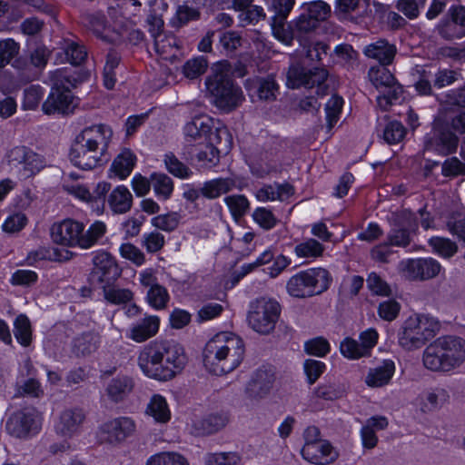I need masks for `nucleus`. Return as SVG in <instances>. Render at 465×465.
<instances>
[{"label":"nucleus","mask_w":465,"mask_h":465,"mask_svg":"<svg viewBox=\"0 0 465 465\" xmlns=\"http://www.w3.org/2000/svg\"><path fill=\"white\" fill-rule=\"evenodd\" d=\"M138 366L149 378L166 381L184 368L187 357L183 347L173 340H154L144 345L137 358Z\"/></svg>","instance_id":"f257e3e1"},{"label":"nucleus","mask_w":465,"mask_h":465,"mask_svg":"<svg viewBox=\"0 0 465 465\" xmlns=\"http://www.w3.org/2000/svg\"><path fill=\"white\" fill-rule=\"evenodd\" d=\"M113 137V130L106 124L85 127L74 139L69 157L74 165L92 170L106 161L104 156Z\"/></svg>","instance_id":"f03ea898"},{"label":"nucleus","mask_w":465,"mask_h":465,"mask_svg":"<svg viewBox=\"0 0 465 465\" xmlns=\"http://www.w3.org/2000/svg\"><path fill=\"white\" fill-rule=\"evenodd\" d=\"M245 345L238 335L223 331L214 335L203 352L205 368L214 375H223L237 369L242 362Z\"/></svg>","instance_id":"7ed1b4c3"},{"label":"nucleus","mask_w":465,"mask_h":465,"mask_svg":"<svg viewBox=\"0 0 465 465\" xmlns=\"http://www.w3.org/2000/svg\"><path fill=\"white\" fill-rule=\"evenodd\" d=\"M465 361V340L444 335L429 344L422 352L423 366L434 372H450Z\"/></svg>","instance_id":"20e7f679"},{"label":"nucleus","mask_w":465,"mask_h":465,"mask_svg":"<svg viewBox=\"0 0 465 465\" xmlns=\"http://www.w3.org/2000/svg\"><path fill=\"white\" fill-rule=\"evenodd\" d=\"M106 226L97 221L85 230L84 223L67 218L54 223L50 229L52 241L59 245L69 248L90 249L104 235Z\"/></svg>","instance_id":"39448f33"},{"label":"nucleus","mask_w":465,"mask_h":465,"mask_svg":"<svg viewBox=\"0 0 465 465\" xmlns=\"http://www.w3.org/2000/svg\"><path fill=\"white\" fill-rule=\"evenodd\" d=\"M205 84L212 103L224 113L234 111L244 100L241 87L230 75L227 63L215 64Z\"/></svg>","instance_id":"423d86ee"},{"label":"nucleus","mask_w":465,"mask_h":465,"mask_svg":"<svg viewBox=\"0 0 465 465\" xmlns=\"http://www.w3.org/2000/svg\"><path fill=\"white\" fill-rule=\"evenodd\" d=\"M332 277L322 267L309 268L293 274L286 282L288 294L297 299H306L325 292L331 286Z\"/></svg>","instance_id":"0eeeda50"},{"label":"nucleus","mask_w":465,"mask_h":465,"mask_svg":"<svg viewBox=\"0 0 465 465\" xmlns=\"http://www.w3.org/2000/svg\"><path fill=\"white\" fill-rule=\"evenodd\" d=\"M440 324L435 318L426 314L410 316L399 333L400 345L408 350L421 348L440 331Z\"/></svg>","instance_id":"6e6552de"},{"label":"nucleus","mask_w":465,"mask_h":465,"mask_svg":"<svg viewBox=\"0 0 465 465\" xmlns=\"http://www.w3.org/2000/svg\"><path fill=\"white\" fill-rule=\"evenodd\" d=\"M329 73L323 67L306 68L295 63L291 64L287 73V84L291 88L316 87L318 97L328 94L329 85L326 84Z\"/></svg>","instance_id":"1a4fd4ad"},{"label":"nucleus","mask_w":465,"mask_h":465,"mask_svg":"<svg viewBox=\"0 0 465 465\" xmlns=\"http://www.w3.org/2000/svg\"><path fill=\"white\" fill-rule=\"evenodd\" d=\"M281 312L280 304L274 300L258 299L252 305L248 315L250 326L262 334L270 333L275 327Z\"/></svg>","instance_id":"9d476101"},{"label":"nucleus","mask_w":465,"mask_h":465,"mask_svg":"<svg viewBox=\"0 0 465 465\" xmlns=\"http://www.w3.org/2000/svg\"><path fill=\"white\" fill-rule=\"evenodd\" d=\"M136 423L131 417L121 416L101 424L96 432L100 444L119 445L134 435Z\"/></svg>","instance_id":"9b49d317"},{"label":"nucleus","mask_w":465,"mask_h":465,"mask_svg":"<svg viewBox=\"0 0 465 465\" xmlns=\"http://www.w3.org/2000/svg\"><path fill=\"white\" fill-rule=\"evenodd\" d=\"M391 228L386 241L391 246L406 248L411 242V234L418 229L417 218L409 210H401L392 213Z\"/></svg>","instance_id":"f8f14e48"},{"label":"nucleus","mask_w":465,"mask_h":465,"mask_svg":"<svg viewBox=\"0 0 465 465\" xmlns=\"http://www.w3.org/2000/svg\"><path fill=\"white\" fill-rule=\"evenodd\" d=\"M7 432L19 439L36 434L41 429L40 419L34 409H25L14 412L6 421Z\"/></svg>","instance_id":"ddd939ff"},{"label":"nucleus","mask_w":465,"mask_h":465,"mask_svg":"<svg viewBox=\"0 0 465 465\" xmlns=\"http://www.w3.org/2000/svg\"><path fill=\"white\" fill-rule=\"evenodd\" d=\"M400 271L410 281H426L436 277L441 269L432 258L408 259L400 262Z\"/></svg>","instance_id":"4468645a"},{"label":"nucleus","mask_w":465,"mask_h":465,"mask_svg":"<svg viewBox=\"0 0 465 465\" xmlns=\"http://www.w3.org/2000/svg\"><path fill=\"white\" fill-rule=\"evenodd\" d=\"M93 262L92 280L97 282L100 286L114 283L122 274V269L114 257L106 252L96 253Z\"/></svg>","instance_id":"2eb2a0df"},{"label":"nucleus","mask_w":465,"mask_h":465,"mask_svg":"<svg viewBox=\"0 0 465 465\" xmlns=\"http://www.w3.org/2000/svg\"><path fill=\"white\" fill-rule=\"evenodd\" d=\"M295 4V0H272V11L274 15L272 17V30L273 35L282 43L291 45L292 34L286 28V19L289 16Z\"/></svg>","instance_id":"dca6fc26"},{"label":"nucleus","mask_w":465,"mask_h":465,"mask_svg":"<svg viewBox=\"0 0 465 465\" xmlns=\"http://www.w3.org/2000/svg\"><path fill=\"white\" fill-rule=\"evenodd\" d=\"M424 144L426 150L446 156L457 151L459 138L446 128L434 126L431 133L426 136Z\"/></svg>","instance_id":"f3484780"},{"label":"nucleus","mask_w":465,"mask_h":465,"mask_svg":"<svg viewBox=\"0 0 465 465\" xmlns=\"http://www.w3.org/2000/svg\"><path fill=\"white\" fill-rule=\"evenodd\" d=\"M74 96L70 90L53 88L46 101L43 104V111L46 114L73 113L74 107Z\"/></svg>","instance_id":"a211bd4d"},{"label":"nucleus","mask_w":465,"mask_h":465,"mask_svg":"<svg viewBox=\"0 0 465 465\" xmlns=\"http://www.w3.org/2000/svg\"><path fill=\"white\" fill-rule=\"evenodd\" d=\"M275 381L274 372L268 369H258L246 387V394L250 399L265 398L272 389Z\"/></svg>","instance_id":"6ab92c4d"},{"label":"nucleus","mask_w":465,"mask_h":465,"mask_svg":"<svg viewBox=\"0 0 465 465\" xmlns=\"http://www.w3.org/2000/svg\"><path fill=\"white\" fill-rule=\"evenodd\" d=\"M211 119L206 116H197L184 126V139L188 146L199 147L206 143L211 133Z\"/></svg>","instance_id":"aec40b11"},{"label":"nucleus","mask_w":465,"mask_h":465,"mask_svg":"<svg viewBox=\"0 0 465 465\" xmlns=\"http://www.w3.org/2000/svg\"><path fill=\"white\" fill-rule=\"evenodd\" d=\"M84 420L85 413L82 409H67L61 413L55 429L58 434L72 438L80 432Z\"/></svg>","instance_id":"412c9836"},{"label":"nucleus","mask_w":465,"mask_h":465,"mask_svg":"<svg viewBox=\"0 0 465 465\" xmlns=\"http://www.w3.org/2000/svg\"><path fill=\"white\" fill-rule=\"evenodd\" d=\"M303 459L316 465H325L337 459V453L332 446L325 440L313 444H304L302 449Z\"/></svg>","instance_id":"4be33fe9"},{"label":"nucleus","mask_w":465,"mask_h":465,"mask_svg":"<svg viewBox=\"0 0 465 465\" xmlns=\"http://www.w3.org/2000/svg\"><path fill=\"white\" fill-rule=\"evenodd\" d=\"M82 23L105 42L116 44L120 41L119 34L106 26V18L103 14H84L82 16Z\"/></svg>","instance_id":"5701e85b"},{"label":"nucleus","mask_w":465,"mask_h":465,"mask_svg":"<svg viewBox=\"0 0 465 465\" xmlns=\"http://www.w3.org/2000/svg\"><path fill=\"white\" fill-rule=\"evenodd\" d=\"M294 194V188L288 183H264L255 191V198L259 202H283Z\"/></svg>","instance_id":"b1692460"},{"label":"nucleus","mask_w":465,"mask_h":465,"mask_svg":"<svg viewBox=\"0 0 465 465\" xmlns=\"http://www.w3.org/2000/svg\"><path fill=\"white\" fill-rule=\"evenodd\" d=\"M134 379L126 374H119L113 378L105 389L111 401L119 403L124 401L134 390Z\"/></svg>","instance_id":"393cba45"},{"label":"nucleus","mask_w":465,"mask_h":465,"mask_svg":"<svg viewBox=\"0 0 465 465\" xmlns=\"http://www.w3.org/2000/svg\"><path fill=\"white\" fill-rule=\"evenodd\" d=\"M397 48L385 39H379L366 45L363 54L370 59L378 61L381 65H389L393 62Z\"/></svg>","instance_id":"a878e982"},{"label":"nucleus","mask_w":465,"mask_h":465,"mask_svg":"<svg viewBox=\"0 0 465 465\" xmlns=\"http://www.w3.org/2000/svg\"><path fill=\"white\" fill-rule=\"evenodd\" d=\"M159 317L147 315L143 320L132 325L129 330L128 338L136 342H143L155 336L159 331Z\"/></svg>","instance_id":"bb28decb"},{"label":"nucleus","mask_w":465,"mask_h":465,"mask_svg":"<svg viewBox=\"0 0 465 465\" xmlns=\"http://www.w3.org/2000/svg\"><path fill=\"white\" fill-rule=\"evenodd\" d=\"M395 372L392 360H384L381 365L370 369L365 382L369 387L379 388L389 384Z\"/></svg>","instance_id":"cd10ccee"},{"label":"nucleus","mask_w":465,"mask_h":465,"mask_svg":"<svg viewBox=\"0 0 465 465\" xmlns=\"http://www.w3.org/2000/svg\"><path fill=\"white\" fill-rule=\"evenodd\" d=\"M248 90L252 96L256 95L261 101L271 102L276 99L279 86L273 77L268 76L252 80Z\"/></svg>","instance_id":"c85d7f7f"},{"label":"nucleus","mask_w":465,"mask_h":465,"mask_svg":"<svg viewBox=\"0 0 465 465\" xmlns=\"http://www.w3.org/2000/svg\"><path fill=\"white\" fill-rule=\"evenodd\" d=\"M450 401L449 391L442 387H436L424 392L421 396V411L432 412L441 409Z\"/></svg>","instance_id":"c756f323"},{"label":"nucleus","mask_w":465,"mask_h":465,"mask_svg":"<svg viewBox=\"0 0 465 465\" xmlns=\"http://www.w3.org/2000/svg\"><path fill=\"white\" fill-rule=\"evenodd\" d=\"M100 337L94 331H85L73 340L72 352L77 356H87L94 352L99 346Z\"/></svg>","instance_id":"7c9ffc66"},{"label":"nucleus","mask_w":465,"mask_h":465,"mask_svg":"<svg viewBox=\"0 0 465 465\" xmlns=\"http://www.w3.org/2000/svg\"><path fill=\"white\" fill-rule=\"evenodd\" d=\"M154 40V49L156 53L164 60H173L180 50V44L177 37L169 33H164L156 36Z\"/></svg>","instance_id":"2f4dec72"},{"label":"nucleus","mask_w":465,"mask_h":465,"mask_svg":"<svg viewBox=\"0 0 465 465\" xmlns=\"http://www.w3.org/2000/svg\"><path fill=\"white\" fill-rule=\"evenodd\" d=\"M107 203L114 213H124L132 207L133 195L127 187L119 185L111 192Z\"/></svg>","instance_id":"473e14b6"},{"label":"nucleus","mask_w":465,"mask_h":465,"mask_svg":"<svg viewBox=\"0 0 465 465\" xmlns=\"http://www.w3.org/2000/svg\"><path fill=\"white\" fill-rule=\"evenodd\" d=\"M236 186L234 178H217L205 182L201 188V193L203 196L208 199H216Z\"/></svg>","instance_id":"72a5a7b5"},{"label":"nucleus","mask_w":465,"mask_h":465,"mask_svg":"<svg viewBox=\"0 0 465 465\" xmlns=\"http://www.w3.org/2000/svg\"><path fill=\"white\" fill-rule=\"evenodd\" d=\"M253 2L254 0H232L234 10L241 12V19L249 24L258 23L265 18L263 8Z\"/></svg>","instance_id":"f704fd0d"},{"label":"nucleus","mask_w":465,"mask_h":465,"mask_svg":"<svg viewBox=\"0 0 465 465\" xmlns=\"http://www.w3.org/2000/svg\"><path fill=\"white\" fill-rule=\"evenodd\" d=\"M136 163V156L130 149H124L114 160L110 171L121 180L127 178Z\"/></svg>","instance_id":"c9c22d12"},{"label":"nucleus","mask_w":465,"mask_h":465,"mask_svg":"<svg viewBox=\"0 0 465 465\" xmlns=\"http://www.w3.org/2000/svg\"><path fill=\"white\" fill-rule=\"evenodd\" d=\"M228 422L225 413H212L194 422V429L199 435L215 433Z\"/></svg>","instance_id":"e433bc0d"},{"label":"nucleus","mask_w":465,"mask_h":465,"mask_svg":"<svg viewBox=\"0 0 465 465\" xmlns=\"http://www.w3.org/2000/svg\"><path fill=\"white\" fill-rule=\"evenodd\" d=\"M324 245L315 238H307L298 242L293 249L295 255L300 259L316 260L322 257Z\"/></svg>","instance_id":"4c0bfd02"},{"label":"nucleus","mask_w":465,"mask_h":465,"mask_svg":"<svg viewBox=\"0 0 465 465\" xmlns=\"http://www.w3.org/2000/svg\"><path fill=\"white\" fill-rule=\"evenodd\" d=\"M146 413L152 416L156 422L166 423L171 419V411L164 397L154 394L146 408Z\"/></svg>","instance_id":"58836bf2"},{"label":"nucleus","mask_w":465,"mask_h":465,"mask_svg":"<svg viewBox=\"0 0 465 465\" xmlns=\"http://www.w3.org/2000/svg\"><path fill=\"white\" fill-rule=\"evenodd\" d=\"M66 61L73 65L83 64L88 56L84 45L71 39H64L62 46Z\"/></svg>","instance_id":"ea45409f"},{"label":"nucleus","mask_w":465,"mask_h":465,"mask_svg":"<svg viewBox=\"0 0 465 465\" xmlns=\"http://www.w3.org/2000/svg\"><path fill=\"white\" fill-rule=\"evenodd\" d=\"M151 183L155 195L163 201L171 198L174 183L173 179L163 173H153L151 174Z\"/></svg>","instance_id":"a19ab883"},{"label":"nucleus","mask_w":465,"mask_h":465,"mask_svg":"<svg viewBox=\"0 0 465 465\" xmlns=\"http://www.w3.org/2000/svg\"><path fill=\"white\" fill-rule=\"evenodd\" d=\"M70 258V252L60 251L57 248L41 247L35 252H31L27 255V262L32 265L38 261L49 260L55 262L67 261Z\"/></svg>","instance_id":"79ce46f5"},{"label":"nucleus","mask_w":465,"mask_h":465,"mask_svg":"<svg viewBox=\"0 0 465 465\" xmlns=\"http://www.w3.org/2000/svg\"><path fill=\"white\" fill-rule=\"evenodd\" d=\"M379 92L380 95L377 96V104L385 112L389 111L392 104L403 99V88L398 82Z\"/></svg>","instance_id":"37998d69"},{"label":"nucleus","mask_w":465,"mask_h":465,"mask_svg":"<svg viewBox=\"0 0 465 465\" xmlns=\"http://www.w3.org/2000/svg\"><path fill=\"white\" fill-rule=\"evenodd\" d=\"M14 335L23 346L28 347L33 341V329L29 318L25 314H19L14 322Z\"/></svg>","instance_id":"c03bdc74"},{"label":"nucleus","mask_w":465,"mask_h":465,"mask_svg":"<svg viewBox=\"0 0 465 465\" xmlns=\"http://www.w3.org/2000/svg\"><path fill=\"white\" fill-rule=\"evenodd\" d=\"M195 158L202 168L212 169L220 162V153L212 143L195 147Z\"/></svg>","instance_id":"a18cd8bd"},{"label":"nucleus","mask_w":465,"mask_h":465,"mask_svg":"<svg viewBox=\"0 0 465 465\" xmlns=\"http://www.w3.org/2000/svg\"><path fill=\"white\" fill-rule=\"evenodd\" d=\"M385 66H372L368 72L371 83L378 91L388 88L397 82L394 75Z\"/></svg>","instance_id":"49530a36"},{"label":"nucleus","mask_w":465,"mask_h":465,"mask_svg":"<svg viewBox=\"0 0 465 465\" xmlns=\"http://www.w3.org/2000/svg\"><path fill=\"white\" fill-rule=\"evenodd\" d=\"M45 166L43 157L27 147L26 156L22 158L21 167L17 171L22 173L24 177H30L38 173Z\"/></svg>","instance_id":"de8ad7c7"},{"label":"nucleus","mask_w":465,"mask_h":465,"mask_svg":"<svg viewBox=\"0 0 465 465\" xmlns=\"http://www.w3.org/2000/svg\"><path fill=\"white\" fill-rule=\"evenodd\" d=\"M105 300L113 304L127 303L133 300L134 293L129 289L117 288L114 283L102 285Z\"/></svg>","instance_id":"09e8293b"},{"label":"nucleus","mask_w":465,"mask_h":465,"mask_svg":"<svg viewBox=\"0 0 465 465\" xmlns=\"http://www.w3.org/2000/svg\"><path fill=\"white\" fill-rule=\"evenodd\" d=\"M301 10H303L306 15L312 18L318 25L326 20L331 14V6L322 0L304 3Z\"/></svg>","instance_id":"8fccbe9b"},{"label":"nucleus","mask_w":465,"mask_h":465,"mask_svg":"<svg viewBox=\"0 0 465 465\" xmlns=\"http://www.w3.org/2000/svg\"><path fill=\"white\" fill-rule=\"evenodd\" d=\"M146 300L153 309L163 310L167 307L170 295L164 286L158 284L148 290Z\"/></svg>","instance_id":"3c124183"},{"label":"nucleus","mask_w":465,"mask_h":465,"mask_svg":"<svg viewBox=\"0 0 465 465\" xmlns=\"http://www.w3.org/2000/svg\"><path fill=\"white\" fill-rule=\"evenodd\" d=\"M433 252L443 258H450L458 252V245L448 238L432 237L429 241Z\"/></svg>","instance_id":"603ef678"},{"label":"nucleus","mask_w":465,"mask_h":465,"mask_svg":"<svg viewBox=\"0 0 465 465\" xmlns=\"http://www.w3.org/2000/svg\"><path fill=\"white\" fill-rule=\"evenodd\" d=\"M164 163L168 172L180 179H187L193 174L192 170L173 153L164 155Z\"/></svg>","instance_id":"864d4df0"},{"label":"nucleus","mask_w":465,"mask_h":465,"mask_svg":"<svg viewBox=\"0 0 465 465\" xmlns=\"http://www.w3.org/2000/svg\"><path fill=\"white\" fill-rule=\"evenodd\" d=\"M368 5V0H336L335 13L343 16L360 14Z\"/></svg>","instance_id":"5fc2aeb1"},{"label":"nucleus","mask_w":465,"mask_h":465,"mask_svg":"<svg viewBox=\"0 0 465 465\" xmlns=\"http://www.w3.org/2000/svg\"><path fill=\"white\" fill-rule=\"evenodd\" d=\"M252 216L253 221L266 231L273 229L279 223L272 211L266 207H257Z\"/></svg>","instance_id":"6e6d98bb"},{"label":"nucleus","mask_w":465,"mask_h":465,"mask_svg":"<svg viewBox=\"0 0 465 465\" xmlns=\"http://www.w3.org/2000/svg\"><path fill=\"white\" fill-rule=\"evenodd\" d=\"M165 242V237L162 232L153 231L143 235L141 244L148 253H156L163 249Z\"/></svg>","instance_id":"4d7b16f0"},{"label":"nucleus","mask_w":465,"mask_h":465,"mask_svg":"<svg viewBox=\"0 0 465 465\" xmlns=\"http://www.w3.org/2000/svg\"><path fill=\"white\" fill-rule=\"evenodd\" d=\"M201 17V12L199 9L191 7L187 5H179L175 17L173 20V25L176 27H183L190 22L197 21Z\"/></svg>","instance_id":"13d9d810"},{"label":"nucleus","mask_w":465,"mask_h":465,"mask_svg":"<svg viewBox=\"0 0 465 465\" xmlns=\"http://www.w3.org/2000/svg\"><path fill=\"white\" fill-rule=\"evenodd\" d=\"M342 97L334 94L332 95L325 106L326 121L328 127L331 129L339 121L340 115L343 106Z\"/></svg>","instance_id":"bf43d9fd"},{"label":"nucleus","mask_w":465,"mask_h":465,"mask_svg":"<svg viewBox=\"0 0 465 465\" xmlns=\"http://www.w3.org/2000/svg\"><path fill=\"white\" fill-rule=\"evenodd\" d=\"M180 220L181 215L176 212H172L153 217L152 219V224L155 228L164 232H173L178 227Z\"/></svg>","instance_id":"052dcab7"},{"label":"nucleus","mask_w":465,"mask_h":465,"mask_svg":"<svg viewBox=\"0 0 465 465\" xmlns=\"http://www.w3.org/2000/svg\"><path fill=\"white\" fill-rule=\"evenodd\" d=\"M20 51V45L14 39L8 38L0 41V68L10 64Z\"/></svg>","instance_id":"680f3d73"},{"label":"nucleus","mask_w":465,"mask_h":465,"mask_svg":"<svg viewBox=\"0 0 465 465\" xmlns=\"http://www.w3.org/2000/svg\"><path fill=\"white\" fill-rule=\"evenodd\" d=\"M439 35L446 40H453L465 36V29H461L454 21L443 19L437 26Z\"/></svg>","instance_id":"e2e57ef3"},{"label":"nucleus","mask_w":465,"mask_h":465,"mask_svg":"<svg viewBox=\"0 0 465 465\" xmlns=\"http://www.w3.org/2000/svg\"><path fill=\"white\" fill-rule=\"evenodd\" d=\"M341 354L350 360H357L368 356L365 349L356 340L347 337L340 345Z\"/></svg>","instance_id":"0e129e2a"},{"label":"nucleus","mask_w":465,"mask_h":465,"mask_svg":"<svg viewBox=\"0 0 465 465\" xmlns=\"http://www.w3.org/2000/svg\"><path fill=\"white\" fill-rule=\"evenodd\" d=\"M207 67V59L203 56H198L188 60L183 67V72L187 78L195 79L204 74Z\"/></svg>","instance_id":"69168bd1"},{"label":"nucleus","mask_w":465,"mask_h":465,"mask_svg":"<svg viewBox=\"0 0 465 465\" xmlns=\"http://www.w3.org/2000/svg\"><path fill=\"white\" fill-rule=\"evenodd\" d=\"M146 465H189L187 460L174 452H163L152 456Z\"/></svg>","instance_id":"338daca9"},{"label":"nucleus","mask_w":465,"mask_h":465,"mask_svg":"<svg viewBox=\"0 0 465 465\" xmlns=\"http://www.w3.org/2000/svg\"><path fill=\"white\" fill-rule=\"evenodd\" d=\"M232 216L242 218L250 208V203L244 195H231L224 198Z\"/></svg>","instance_id":"774afa93"}]
</instances>
